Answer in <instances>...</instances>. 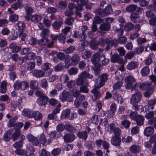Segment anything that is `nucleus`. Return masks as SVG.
<instances>
[{"instance_id":"nucleus-1","label":"nucleus","mask_w":156,"mask_h":156,"mask_svg":"<svg viewBox=\"0 0 156 156\" xmlns=\"http://www.w3.org/2000/svg\"><path fill=\"white\" fill-rule=\"evenodd\" d=\"M126 12L131 13L130 19L134 23H139L140 21V15L142 13L143 9L140 7H137L136 5L131 4L127 6L126 9Z\"/></svg>"},{"instance_id":"nucleus-2","label":"nucleus","mask_w":156,"mask_h":156,"mask_svg":"<svg viewBox=\"0 0 156 156\" xmlns=\"http://www.w3.org/2000/svg\"><path fill=\"white\" fill-rule=\"evenodd\" d=\"M17 27V29L18 30L19 32H15V31L12 33V37L11 39H16L19 37L20 39H25L27 36H28L26 33H23V31L25 30L26 27V24L23 22L19 21L16 25Z\"/></svg>"},{"instance_id":"nucleus-3","label":"nucleus","mask_w":156,"mask_h":156,"mask_svg":"<svg viewBox=\"0 0 156 156\" xmlns=\"http://www.w3.org/2000/svg\"><path fill=\"white\" fill-rule=\"evenodd\" d=\"M112 6L110 4H108L104 9H97L94 10L95 14L101 17L109 15L113 13Z\"/></svg>"},{"instance_id":"nucleus-4","label":"nucleus","mask_w":156,"mask_h":156,"mask_svg":"<svg viewBox=\"0 0 156 156\" xmlns=\"http://www.w3.org/2000/svg\"><path fill=\"white\" fill-rule=\"evenodd\" d=\"M151 82H146L141 83L140 85V89L142 90H146L144 96L146 97H149L153 92L154 87L151 85Z\"/></svg>"},{"instance_id":"nucleus-5","label":"nucleus","mask_w":156,"mask_h":156,"mask_svg":"<svg viewBox=\"0 0 156 156\" xmlns=\"http://www.w3.org/2000/svg\"><path fill=\"white\" fill-rule=\"evenodd\" d=\"M125 81L126 83V87L127 89H131L132 91L135 89L137 83L136 79L133 76L130 75L127 76Z\"/></svg>"},{"instance_id":"nucleus-6","label":"nucleus","mask_w":156,"mask_h":156,"mask_svg":"<svg viewBox=\"0 0 156 156\" xmlns=\"http://www.w3.org/2000/svg\"><path fill=\"white\" fill-rule=\"evenodd\" d=\"M108 74L105 73L102 74L99 77V81L97 80L95 82V85H97V87L101 88L105 84V82L108 79Z\"/></svg>"},{"instance_id":"nucleus-7","label":"nucleus","mask_w":156,"mask_h":156,"mask_svg":"<svg viewBox=\"0 0 156 156\" xmlns=\"http://www.w3.org/2000/svg\"><path fill=\"white\" fill-rule=\"evenodd\" d=\"M60 99L63 102L66 101L72 102L73 100V97L70 92L65 90H63L62 93V95H60Z\"/></svg>"},{"instance_id":"nucleus-8","label":"nucleus","mask_w":156,"mask_h":156,"mask_svg":"<svg viewBox=\"0 0 156 156\" xmlns=\"http://www.w3.org/2000/svg\"><path fill=\"white\" fill-rule=\"evenodd\" d=\"M71 111L70 109L67 108L63 111L61 115V118H68L69 120H73L75 118V114L74 113H72L71 115H70Z\"/></svg>"},{"instance_id":"nucleus-9","label":"nucleus","mask_w":156,"mask_h":156,"mask_svg":"<svg viewBox=\"0 0 156 156\" xmlns=\"http://www.w3.org/2000/svg\"><path fill=\"white\" fill-rule=\"evenodd\" d=\"M142 97V94L140 92H136L131 96L130 101L131 104H134L135 103H138Z\"/></svg>"},{"instance_id":"nucleus-10","label":"nucleus","mask_w":156,"mask_h":156,"mask_svg":"<svg viewBox=\"0 0 156 156\" xmlns=\"http://www.w3.org/2000/svg\"><path fill=\"white\" fill-rule=\"evenodd\" d=\"M53 40H39L38 44L40 46L47 45L48 48H51L53 45Z\"/></svg>"},{"instance_id":"nucleus-11","label":"nucleus","mask_w":156,"mask_h":156,"mask_svg":"<svg viewBox=\"0 0 156 156\" xmlns=\"http://www.w3.org/2000/svg\"><path fill=\"white\" fill-rule=\"evenodd\" d=\"M26 138L33 145L37 146L39 144L40 141L38 139L30 134H27Z\"/></svg>"},{"instance_id":"nucleus-12","label":"nucleus","mask_w":156,"mask_h":156,"mask_svg":"<svg viewBox=\"0 0 156 156\" xmlns=\"http://www.w3.org/2000/svg\"><path fill=\"white\" fill-rule=\"evenodd\" d=\"M32 75L37 78H41L44 77L45 73L42 70L34 69L30 72Z\"/></svg>"},{"instance_id":"nucleus-13","label":"nucleus","mask_w":156,"mask_h":156,"mask_svg":"<svg viewBox=\"0 0 156 156\" xmlns=\"http://www.w3.org/2000/svg\"><path fill=\"white\" fill-rule=\"evenodd\" d=\"M97 87V85H95V87L91 90V92L94 95V97L93 98V101H95L99 98L101 97V93L99 92V89Z\"/></svg>"},{"instance_id":"nucleus-14","label":"nucleus","mask_w":156,"mask_h":156,"mask_svg":"<svg viewBox=\"0 0 156 156\" xmlns=\"http://www.w3.org/2000/svg\"><path fill=\"white\" fill-rule=\"evenodd\" d=\"M80 56L77 54H74L70 58L71 64L72 66H76L80 60Z\"/></svg>"},{"instance_id":"nucleus-15","label":"nucleus","mask_w":156,"mask_h":156,"mask_svg":"<svg viewBox=\"0 0 156 156\" xmlns=\"http://www.w3.org/2000/svg\"><path fill=\"white\" fill-rule=\"evenodd\" d=\"M111 144L115 147L119 146L121 143V139L120 137L112 136L111 139Z\"/></svg>"},{"instance_id":"nucleus-16","label":"nucleus","mask_w":156,"mask_h":156,"mask_svg":"<svg viewBox=\"0 0 156 156\" xmlns=\"http://www.w3.org/2000/svg\"><path fill=\"white\" fill-rule=\"evenodd\" d=\"M123 59L122 58L119 57L118 54L114 53L112 55L111 58V61L112 63L118 62L122 63L123 62Z\"/></svg>"},{"instance_id":"nucleus-17","label":"nucleus","mask_w":156,"mask_h":156,"mask_svg":"<svg viewBox=\"0 0 156 156\" xmlns=\"http://www.w3.org/2000/svg\"><path fill=\"white\" fill-rule=\"evenodd\" d=\"M63 138L65 142L71 143L75 140V136L73 133H68L64 135Z\"/></svg>"},{"instance_id":"nucleus-18","label":"nucleus","mask_w":156,"mask_h":156,"mask_svg":"<svg viewBox=\"0 0 156 156\" xmlns=\"http://www.w3.org/2000/svg\"><path fill=\"white\" fill-rule=\"evenodd\" d=\"M63 24V20L62 19H60L56 20L52 24V26L54 29L58 30L60 29Z\"/></svg>"},{"instance_id":"nucleus-19","label":"nucleus","mask_w":156,"mask_h":156,"mask_svg":"<svg viewBox=\"0 0 156 156\" xmlns=\"http://www.w3.org/2000/svg\"><path fill=\"white\" fill-rule=\"evenodd\" d=\"M11 58L12 61L14 62H17L20 65L22 64L23 62V58L19 57L16 53L12 55L11 56Z\"/></svg>"},{"instance_id":"nucleus-20","label":"nucleus","mask_w":156,"mask_h":156,"mask_svg":"<svg viewBox=\"0 0 156 156\" xmlns=\"http://www.w3.org/2000/svg\"><path fill=\"white\" fill-rule=\"evenodd\" d=\"M154 128L151 126H149L147 127L144 129V133L145 136H149L152 135L154 133Z\"/></svg>"},{"instance_id":"nucleus-21","label":"nucleus","mask_w":156,"mask_h":156,"mask_svg":"<svg viewBox=\"0 0 156 156\" xmlns=\"http://www.w3.org/2000/svg\"><path fill=\"white\" fill-rule=\"evenodd\" d=\"M100 54L99 53L97 52L94 54L92 57L91 61L94 64H96L100 60Z\"/></svg>"},{"instance_id":"nucleus-22","label":"nucleus","mask_w":156,"mask_h":156,"mask_svg":"<svg viewBox=\"0 0 156 156\" xmlns=\"http://www.w3.org/2000/svg\"><path fill=\"white\" fill-rule=\"evenodd\" d=\"M131 124V122L129 120L126 119L122 121L120 127L122 129H128Z\"/></svg>"},{"instance_id":"nucleus-23","label":"nucleus","mask_w":156,"mask_h":156,"mask_svg":"<svg viewBox=\"0 0 156 156\" xmlns=\"http://www.w3.org/2000/svg\"><path fill=\"white\" fill-rule=\"evenodd\" d=\"M26 14L25 16V18L27 21L30 20L31 17L32 16V14L33 12V9L31 7H28L26 9Z\"/></svg>"},{"instance_id":"nucleus-24","label":"nucleus","mask_w":156,"mask_h":156,"mask_svg":"<svg viewBox=\"0 0 156 156\" xmlns=\"http://www.w3.org/2000/svg\"><path fill=\"white\" fill-rule=\"evenodd\" d=\"M7 84L8 83L6 80H4L1 82L0 86V93L4 94L6 92Z\"/></svg>"},{"instance_id":"nucleus-25","label":"nucleus","mask_w":156,"mask_h":156,"mask_svg":"<svg viewBox=\"0 0 156 156\" xmlns=\"http://www.w3.org/2000/svg\"><path fill=\"white\" fill-rule=\"evenodd\" d=\"M13 132V130L12 129H9L5 133L3 139L5 141H9L11 138L12 133Z\"/></svg>"},{"instance_id":"nucleus-26","label":"nucleus","mask_w":156,"mask_h":156,"mask_svg":"<svg viewBox=\"0 0 156 156\" xmlns=\"http://www.w3.org/2000/svg\"><path fill=\"white\" fill-rule=\"evenodd\" d=\"M138 65L139 63L138 62L132 61L128 63L126 68L127 69L130 70L137 68Z\"/></svg>"},{"instance_id":"nucleus-27","label":"nucleus","mask_w":156,"mask_h":156,"mask_svg":"<svg viewBox=\"0 0 156 156\" xmlns=\"http://www.w3.org/2000/svg\"><path fill=\"white\" fill-rule=\"evenodd\" d=\"M50 34V30L47 29H44L41 32L40 35L42 39H48Z\"/></svg>"},{"instance_id":"nucleus-28","label":"nucleus","mask_w":156,"mask_h":156,"mask_svg":"<svg viewBox=\"0 0 156 156\" xmlns=\"http://www.w3.org/2000/svg\"><path fill=\"white\" fill-rule=\"evenodd\" d=\"M33 112L29 109H24L22 112L23 115L28 118H31L33 116Z\"/></svg>"},{"instance_id":"nucleus-29","label":"nucleus","mask_w":156,"mask_h":156,"mask_svg":"<svg viewBox=\"0 0 156 156\" xmlns=\"http://www.w3.org/2000/svg\"><path fill=\"white\" fill-rule=\"evenodd\" d=\"M48 98L46 97L42 98H38L37 99L36 102L40 105H45L47 103Z\"/></svg>"},{"instance_id":"nucleus-30","label":"nucleus","mask_w":156,"mask_h":156,"mask_svg":"<svg viewBox=\"0 0 156 156\" xmlns=\"http://www.w3.org/2000/svg\"><path fill=\"white\" fill-rule=\"evenodd\" d=\"M77 136L79 138L86 140L88 137L87 132L86 131L78 132L77 133Z\"/></svg>"},{"instance_id":"nucleus-31","label":"nucleus","mask_w":156,"mask_h":156,"mask_svg":"<svg viewBox=\"0 0 156 156\" xmlns=\"http://www.w3.org/2000/svg\"><path fill=\"white\" fill-rule=\"evenodd\" d=\"M144 117L142 115H138L134 121H136V124L137 125L141 126L144 124Z\"/></svg>"},{"instance_id":"nucleus-32","label":"nucleus","mask_w":156,"mask_h":156,"mask_svg":"<svg viewBox=\"0 0 156 156\" xmlns=\"http://www.w3.org/2000/svg\"><path fill=\"white\" fill-rule=\"evenodd\" d=\"M71 28L69 27H66L65 28L62 30V33L60 34L62 38L61 39H66V34L67 33L70 31ZM59 39H60L59 38Z\"/></svg>"},{"instance_id":"nucleus-33","label":"nucleus","mask_w":156,"mask_h":156,"mask_svg":"<svg viewBox=\"0 0 156 156\" xmlns=\"http://www.w3.org/2000/svg\"><path fill=\"white\" fill-rule=\"evenodd\" d=\"M100 29L101 30L108 31L111 28L110 24L108 23H103L100 26Z\"/></svg>"},{"instance_id":"nucleus-34","label":"nucleus","mask_w":156,"mask_h":156,"mask_svg":"<svg viewBox=\"0 0 156 156\" xmlns=\"http://www.w3.org/2000/svg\"><path fill=\"white\" fill-rule=\"evenodd\" d=\"M42 17L36 14H33L31 17L30 20L34 22H38L41 21L42 19Z\"/></svg>"},{"instance_id":"nucleus-35","label":"nucleus","mask_w":156,"mask_h":156,"mask_svg":"<svg viewBox=\"0 0 156 156\" xmlns=\"http://www.w3.org/2000/svg\"><path fill=\"white\" fill-rule=\"evenodd\" d=\"M129 149L131 152L136 153L140 151L141 148L138 145H133L130 147Z\"/></svg>"},{"instance_id":"nucleus-36","label":"nucleus","mask_w":156,"mask_h":156,"mask_svg":"<svg viewBox=\"0 0 156 156\" xmlns=\"http://www.w3.org/2000/svg\"><path fill=\"white\" fill-rule=\"evenodd\" d=\"M21 134L20 130H15V132L11 134L12 139L14 140L18 139Z\"/></svg>"},{"instance_id":"nucleus-37","label":"nucleus","mask_w":156,"mask_h":156,"mask_svg":"<svg viewBox=\"0 0 156 156\" xmlns=\"http://www.w3.org/2000/svg\"><path fill=\"white\" fill-rule=\"evenodd\" d=\"M9 47L10 49H11L13 52H18L21 49L20 47L16 45L14 43L11 44L9 45Z\"/></svg>"},{"instance_id":"nucleus-38","label":"nucleus","mask_w":156,"mask_h":156,"mask_svg":"<svg viewBox=\"0 0 156 156\" xmlns=\"http://www.w3.org/2000/svg\"><path fill=\"white\" fill-rule=\"evenodd\" d=\"M65 129L70 132L74 133L76 131V128L73 126L68 124L65 125Z\"/></svg>"},{"instance_id":"nucleus-39","label":"nucleus","mask_w":156,"mask_h":156,"mask_svg":"<svg viewBox=\"0 0 156 156\" xmlns=\"http://www.w3.org/2000/svg\"><path fill=\"white\" fill-rule=\"evenodd\" d=\"M114 95V97L118 103H122L123 102V100L121 95L118 93H115L113 94Z\"/></svg>"},{"instance_id":"nucleus-40","label":"nucleus","mask_w":156,"mask_h":156,"mask_svg":"<svg viewBox=\"0 0 156 156\" xmlns=\"http://www.w3.org/2000/svg\"><path fill=\"white\" fill-rule=\"evenodd\" d=\"M134 25L131 23H126L124 27V30L127 32L133 29Z\"/></svg>"},{"instance_id":"nucleus-41","label":"nucleus","mask_w":156,"mask_h":156,"mask_svg":"<svg viewBox=\"0 0 156 156\" xmlns=\"http://www.w3.org/2000/svg\"><path fill=\"white\" fill-rule=\"evenodd\" d=\"M150 72V69L147 66L144 67L141 70V74L143 76H145L149 74Z\"/></svg>"},{"instance_id":"nucleus-42","label":"nucleus","mask_w":156,"mask_h":156,"mask_svg":"<svg viewBox=\"0 0 156 156\" xmlns=\"http://www.w3.org/2000/svg\"><path fill=\"white\" fill-rule=\"evenodd\" d=\"M78 69L76 67H72L68 70V73L70 76L75 75L78 73Z\"/></svg>"},{"instance_id":"nucleus-43","label":"nucleus","mask_w":156,"mask_h":156,"mask_svg":"<svg viewBox=\"0 0 156 156\" xmlns=\"http://www.w3.org/2000/svg\"><path fill=\"white\" fill-rule=\"evenodd\" d=\"M42 117V115L39 112H33L32 118L36 120H40Z\"/></svg>"},{"instance_id":"nucleus-44","label":"nucleus","mask_w":156,"mask_h":156,"mask_svg":"<svg viewBox=\"0 0 156 156\" xmlns=\"http://www.w3.org/2000/svg\"><path fill=\"white\" fill-rule=\"evenodd\" d=\"M156 104V98L148 100L147 105L150 107L151 109H153L154 108V105Z\"/></svg>"},{"instance_id":"nucleus-45","label":"nucleus","mask_w":156,"mask_h":156,"mask_svg":"<svg viewBox=\"0 0 156 156\" xmlns=\"http://www.w3.org/2000/svg\"><path fill=\"white\" fill-rule=\"evenodd\" d=\"M23 6L22 2H16L11 5V7L14 10H16L18 8H21Z\"/></svg>"},{"instance_id":"nucleus-46","label":"nucleus","mask_w":156,"mask_h":156,"mask_svg":"<svg viewBox=\"0 0 156 156\" xmlns=\"http://www.w3.org/2000/svg\"><path fill=\"white\" fill-rule=\"evenodd\" d=\"M87 87L88 86L87 85H83L80 87V91L84 93H88L89 90Z\"/></svg>"},{"instance_id":"nucleus-47","label":"nucleus","mask_w":156,"mask_h":156,"mask_svg":"<svg viewBox=\"0 0 156 156\" xmlns=\"http://www.w3.org/2000/svg\"><path fill=\"white\" fill-rule=\"evenodd\" d=\"M156 15V11L153 10L148 11L146 12V16L148 18H151L155 16Z\"/></svg>"},{"instance_id":"nucleus-48","label":"nucleus","mask_w":156,"mask_h":156,"mask_svg":"<svg viewBox=\"0 0 156 156\" xmlns=\"http://www.w3.org/2000/svg\"><path fill=\"white\" fill-rule=\"evenodd\" d=\"M17 119V117H15L9 120L7 123V126L9 127H13L14 128L15 122Z\"/></svg>"},{"instance_id":"nucleus-49","label":"nucleus","mask_w":156,"mask_h":156,"mask_svg":"<svg viewBox=\"0 0 156 156\" xmlns=\"http://www.w3.org/2000/svg\"><path fill=\"white\" fill-rule=\"evenodd\" d=\"M15 152L18 155L28 156L27 154V151L23 149H17L15 151Z\"/></svg>"},{"instance_id":"nucleus-50","label":"nucleus","mask_w":156,"mask_h":156,"mask_svg":"<svg viewBox=\"0 0 156 156\" xmlns=\"http://www.w3.org/2000/svg\"><path fill=\"white\" fill-rule=\"evenodd\" d=\"M35 56V53L33 52H31L29 53L27 56L26 57H25L23 58V62L24 60H30L33 59Z\"/></svg>"},{"instance_id":"nucleus-51","label":"nucleus","mask_w":156,"mask_h":156,"mask_svg":"<svg viewBox=\"0 0 156 156\" xmlns=\"http://www.w3.org/2000/svg\"><path fill=\"white\" fill-rule=\"evenodd\" d=\"M18 19V16L15 14H11L9 16V21L12 22L17 21Z\"/></svg>"},{"instance_id":"nucleus-52","label":"nucleus","mask_w":156,"mask_h":156,"mask_svg":"<svg viewBox=\"0 0 156 156\" xmlns=\"http://www.w3.org/2000/svg\"><path fill=\"white\" fill-rule=\"evenodd\" d=\"M115 33L117 34L118 39H121L122 36L124 33V30L122 28H116L115 31Z\"/></svg>"},{"instance_id":"nucleus-53","label":"nucleus","mask_w":156,"mask_h":156,"mask_svg":"<svg viewBox=\"0 0 156 156\" xmlns=\"http://www.w3.org/2000/svg\"><path fill=\"white\" fill-rule=\"evenodd\" d=\"M30 87L31 89L33 90H36L38 88V83L37 81L32 80L30 82Z\"/></svg>"},{"instance_id":"nucleus-54","label":"nucleus","mask_w":156,"mask_h":156,"mask_svg":"<svg viewBox=\"0 0 156 156\" xmlns=\"http://www.w3.org/2000/svg\"><path fill=\"white\" fill-rule=\"evenodd\" d=\"M0 101L4 102L6 101L7 103H9L10 102V99L7 95L5 94L0 96Z\"/></svg>"},{"instance_id":"nucleus-55","label":"nucleus","mask_w":156,"mask_h":156,"mask_svg":"<svg viewBox=\"0 0 156 156\" xmlns=\"http://www.w3.org/2000/svg\"><path fill=\"white\" fill-rule=\"evenodd\" d=\"M29 87L28 83L25 81L21 82L20 89L22 90H26Z\"/></svg>"},{"instance_id":"nucleus-56","label":"nucleus","mask_w":156,"mask_h":156,"mask_svg":"<svg viewBox=\"0 0 156 156\" xmlns=\"http://www.w3.org/2000/svg\"><path fill=\"white\" fill-rule=\"evenodd\" d=\"M138 115V113L136 111H131L129 115V116L131 120L134 121Z\"/></svg>"},{"instance_id":"nucleus-57","label":"nucleus","mask_w":156,"mask_h":156,"mask_svg":"<svg viewBox=\"0 0 156 156\" xmlns=\"http://www.w3.org/2000/svg\"><path fill=\"white\" fill-rule=\"evenodd\" d=\"M132 141V138L130 136H124L122 139V142L130 143Z\"/></svg>"},{"instance_id":"nucleus-58","label":"nucleus","mask_w":156,"mask_h":156,"mask_svg":"<svg viewBox=\"0 0 156 156\" xmlns=\"http://www.w3.org/2000/svg\"><path fill=\"white\" fill-rule=\"evenodd\" d=\"M139 131L140 127L137 126L133 127L131 130V133L132 135L137 134L139 133Z\"/></svg>"},{"instance_id":"nucleus-59","label":"nucleus","mask_w":156,"mask_h":156,"mask_svg":"<svg viewBox=\"0 0 156 156\" xmlns=\"http://www.w3.org/2000/svg\"><path fill=\"white\" fill-rule=\"evenodd\" d=\"M75 49V48L74 47L71 46L68 48L64 49L63 51L66 54H69L73 53Z\"/></svg>"},{"instance_id":"nucleus-60","label":"nucleus","mask_w":156,"mask_h":156,"mask_svg":"<svg viewBox=\"0 0 156 156\" xmlns=\"http://www.w3.org/2000/svg\"><path fill=\"white\" fill-rule=\"evenodd\" d=\"M21 82L19 80H16L14 83L13 87L16 90L20 89Z\"/></svg>"},{"instance_id":"nucleus-61","label":"nucleus","mask_w":156,"mask_h":156,"mask_svg":"<svg viewBox=\"0 0 156 156\" xmlns=\"http://www.w3.org/2000/svg\"><path fill=\"white\" fill-rule=\"evenodd\" d=\"M94 40H92L90 45L91 48L94 50H95L98 48V46L99 44V42H96L94 41Z\"/></svg>"},{"instance_id":"nucleus-62","label":"nucleus","mask_w":156,"mask_h":156,"mask_svg":"<svg viewBox=\"0 0 156 156\" xmlns=\"http://www.w3.org/2000/svg\"><path fill=\"white\" fill-rule=\"evenodd\" d=\"M65 129V125L64 126L62 123H60L58 124L56 126V129L59 133L63 131Z\"/></svg>"},{"instance_id":"nucleus-63","label":"nucleus","mask_w":156,"mask_h":156,"mask_svg":"<svg viewBox=\"0 0 156 156\" xmlns=\"http://www.w3.org/2000/svg\"><path fill=\"white\" fill-rule=\"evenodd\" d=\"M148 124L154 125V127L156 129V117H154L148 121Z\"/></svg>"},{"instance_id":"nucleus-64","label":"nucleus","mask_w":156,"mask_h":156,"mask_svg":"<svg viewBox=\"0 0 156 156\" xmlns=\"http://www.w3.org/2000/svg\"><path fill=\"white\" fill-rule=\"evenodd\" d=\"M147 8L151 10H155L156 9V0H154L153 3L148 5Z\"/></svg>"}]
</instances>
